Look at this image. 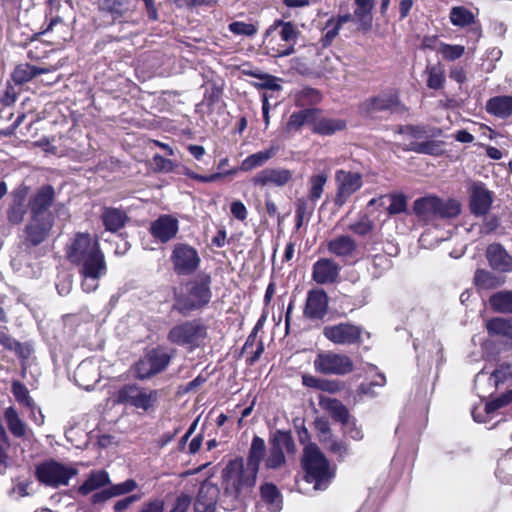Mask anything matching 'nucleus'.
Masks as SVG:
<instances>
[{
    "instance_id": "obj_1",
    "label": "nucleus",
    "mask_w": 512,
    "mask_h": 512,
    "mask_svg": "<svg viewBox=\"0 0 512 512\" xmlns=\"http://www.w3.org/2000/svg\"><path fill=\"white\" fill-rule=\"evenodd\" d=\"M67 257L70 262L80 267L82 289L87 293L95 291L99 286V279L107 272L98 241L92 239L88 233L76 234L68 246Z\"/></svg>"
},
{
    "instance_id": "obj_2",
    "label": "nucleus",
    "mask_w": 512,
    "mask_h": 512,
    "mask_svg": "<svg viewBox=\"0 0 512 512\" xmlns=\"http://www.w3.org/2000/svg\"><path fill=\"white\" fill-rule=\"evenodd\" d=\"M264 452V440L255 436L251 443L246 464L242 458L230 461L226 467V493L229 489H233L235 494H240L254 486Z\"/></svg>"
},
{
    "instance_id": "obj_3",
    "label": "nucleus",
    "mask_w": 512,
    "mask_h": 512,
    "mask_svg": "<svg viewBox=\"0 0 512 512\" xmlns=\"http://www.w3.org/2000/svg\"><path fill=\"white\" fill-rule=\"evenodd\" d=\"M301 35L297 24L292 21L275 20L264 34L263 46L271 57H285L295 52V45Z\"/></svg>"
},
{
    "instance_id": "obj_4",
    "label": "nucleus",
    "mask_w": 512,
    "mask_h": 512,
    "mask_svg": "<svg viewBox=\"0 0 512 512\" xmlns=\"http://www.w3.org/2000/svg\"><path fill=\"white\" fill-rule=\"evenodd\" d=\"M302 465L305 475L297 481L299 490H302V482L313 483V490H324L334 477V470L328 460L315 444H309L304 448Z\"/></svg>"
},
{
    "instance_id": "obj_5",
    "label": "nucleus",
    "mask_w": 512,
    "mask_h": 512,
    "mask_svg": "<svg viewBox=\"0 0 512 512\" xmlns=\"http://www.w3.org/2000/svg\"><path fill=\"white\" fill-rule=\"evenodd\" d=\"M209 283L210 278L207 276L187 283L178 295L174 309L187 314L207 304L211 297Z\"/></svg>"
},
{
    "instance_id": "obj_6",
    "label": "nucleus",
    "mask_w": 512,
    "mask_h": 512,
    "mask_svg": "<svg viewBox=\"0 0 512 512\" xmlns=\"http://www.w3.org/2000/svg\"><path fill=\"white\" fill-rule=\"evenodd\" d=\"M314 369L324 375H346L354 370L352 359L346 354L322 351L314 360Z\"/></svg>"
},
{
    "instance_id": "obj_7",
    "label": "nucleus",
    "mask_w": 512,
    "mask_h": 512,
    "mask_svg": "<svg viewBox=\"0 0 512 512\" xmlns=\"http://www.w3.org/2000/svg\"><path fill=\"white\" fill-rule=\"evenodd\" d=\"M116 398L118 403L129 404L137 409L148 411L155 406L158 392L141 388L136 384H127L119 389Z\"/></svg>"
},
{
    "instance_id": "obj_8",
    "label": "nucleus",
    "mask_w": 512,
    "mask_h": 512,
    "mask_svg": "<svg viewBox=\"0 0 512 512\" xmlns=\"http://www.w3.org/2000/svg\"><path fill=\"white\" fill-rule=\"evenodd\" d=\"M75 474V469L53 460L39 464L36 469L38 480L51 487L67 485L70 478Z\"/></svg>"
},
{
    "instance_id": "obj_9",
    "label": "nucleus",
    "mask_w": 512,
    "mask_h": 512,
    "mask_svg": "<svg viewBox=\"0 0 512 512\" xmlns=\"http://www.w3.org/2000/svg\"><path fill=\"white\" fill-rule=\"evenodd\" d=\"M336 194L334 204L342 207L348 199L363 185L362 175L358 172L337 170L335 172Z\"/></svg>"
},
{
    "instance_id": "obj_10",
    "label": "nucleus",
    "mask_w": 512,
    "mask_h": 512,
    "mask_svg": "<svg viewBox=\"0 0 512 512\" xmlns=\"http://www.w3.org/2000/svg\"><path fill=\"white\" fill-rule=\"evenodd\" d=\"M204 337L205 328L196 321L176 325L168 333V340L180 346H198Z\"/></svg>"
},
{
    "instance_id": "obj_11",
    "label": "nucleus",
    "mask_w": 512,
    "mask_h": 512,
    "mask_svg": "<svg viewBox=\"0 0 512 512\" xmlns=\"http://www.w3.org/2000/svg\"><path fill=\"white\" fill-rule=\"evenodd\" d=\"M55 200V190L51 185L40 187L28 201L30 216L54 221L50 211Z\"/></svg>"
},
{
    "instance_id": "obj_12",
    "label": "nucleus",
    "mask_w": 512,
    "mask_h": 512,
    "mask_svg": "<svg viewBox=\"0 0 512 512\" xmlns=\"http://www.w3.org/2000/svg\"><path fill=\"white\" fill-rule=\"evenodd\" d=\"M145 4L149 19L156 21L158 12L154 0H142ZM135 0H98L99 8L111 14L114 18H121L135 9Z\"/></svg>"
},
{
    "instance_id": "obj_13",
    "label": "nucleus",
    "mask_w": 512,
    "mask_h": 512,
    "mask_svg": "<svg viewBox=\"0 0 512 512\" xmlns=\"http://www.w3.org/2000/svg\"><path fill=\"white\" fill-rule=\"evenodd\" d=\"M323 335L337 345H352L360 342L362 328L345 322L324 327Z\"/></svg>"
},
{
    "instance_id": "obj_14",
    "label": "nucleus",
    "mask_w": 512,
    "mask_h": 512,
    "mask_svg": "<svg viewBox=\"0 0 512 512\" xmlns=\"http://www.w3.org/2000/svg\"><path fill=\"white\" fill-rule=\"evenodd\" d=\"M360 112L372 114L380 111H404L406 108L400 103L398 95L393 92H383L377 96L366 99L360 104Z\"/></svg>"
},
{
    "instance_id": "obj_15",
    "label": "nucleus",
    "mask_w": 512,
    "mask_h": 512,
    "mask_svg": "<svg viewBox=\"0 0 512 512\" xmlns=\"http://www.w3.org/2000/svg\"><path fill=\"white\" fill-rule=\"evenodd\" d=\"M171 260L178 274L192 273L200 262L197 251L186 244H179L174 248Z\"/></svg>"
},
{
    "instance_id": "obj_16",
    "label": "nucleus",
    "mask_w": 512,
    "mask_h": 512,
    "mask_svg": "<svg viewBox=\"0 0 512 512\" xmlns=\"http://www.w3.org/2000/svg\"><path fill=\"white\" fill-rule=\"evenodd\" d=\"M469 208L473 215L484 216L491 208L492 192L482 182H472L469 187Z\"/></svg>"
},
{
    "instance_id": "obj_17",
    "label": "nucleus",
    "mask_w": 512,
    "mask_h": 512,
    "mask_svg": "<svg viewBox=\"0 0 512 512\" xmlns=\"http://www.w3.org/2000/svg\"><path fill=\"white\" fill-rule=\"evenodd\" d=\"M489 267L499 274L512 273V255L500 243L489 244L485 251Z\"/></svg>"
},
{
    "instance_id": "obj_18",
    "label": "nucleus",
    "mask_w": 512,
    "mask_h": 512,
    "mask_svg": "<svg viewBox=\"0 0 512 512\" xmlns=\"http://www.w3.org/2000/svg\"><path fill=\"white\" fill-rule=\"evenodd\" d=\"M179 230V222L172 215H160L156 220L151 222L149 232L151 235L162 243H166L177 235Z\"/></svg>"
},
{
    "instance_id": "obj_19",
    "label": "nucleus",
    "mask_w": 512,
    "mask_h": 512,
    "mask_svg": "<svg viewBox=\"0 0 512 512\" xmlns=\"http://www.w3.org/2000/svg\"><path fill=\"white\" fill-rule=\"evenodd\" d=\"M54 221L30 216L25 226V242L31 246H38L49 236Z\"/></svg>"
},
{
    "instance_id": "obj_20",
    "label": "nucleus",
    "mask_w": 512,
    "mask_h": 512,
    "mask_svg": "<svg viewBox=\"0 0 512 512\" xmlns=\"http://www.w3.org/2000/svg\"><path fill=\"white\" fill-rule=\"evenodd\" d=\"M340 272V266L332 259L321 258L313 264L312 279L318 284L334 283Z\"/></svg>"
},
{
    "instance_id": "obj_21",
    "label": "nucleus",
    "mask_w": 512,
    "mask_h": 512,
    "mask_svg": "<svg viewBox=\"0 0 512 512\" xmlns=\"http://www.w3.org/2000/svg\"><path fill=\"white\" fill-rule=\"evenodd\" d=\"M293 179V172L285 168H266L256 174L254 183L260 186L273 185L282 187Z\"/></svg>"
},
{
    "instance_id": "obj_22",
    "label": "nucleus",
    "mask_w": 512,
    "mask_h": 512,
    "mask_svg": "<svg viewBox=\"0 0 512 512\" xmlns=\"http://www.w3.org/2000/svg\"><path fill=\"white\" fill-rule=\"evenodd\" d=\"M328 296L322 289L308 291L304 314L311 319H321L327 313Z\"/></svg>"
},
{
    "instance_id": "obj_23",
    "label": "nucleus",
    "mask_w": 512,
    "mask_h": 512,
    "mask_svg": "<svg viewBox=\"0 0 512 512\" xmlns=\"http://www.w3.org/2000/svg\"><path fill=\"white\" fill-rule=\"evenodd\" d=\"M292 446V438L286 433H279L271 443L266 466L272 469L280 467L285 462L283 447L289 450Z\"/></svg>"
},
{
    "instance_id": "obj_24",
    "label": "nucleus",
    "mask_w": 512,
    "mask_h": 512,
    "mask_svg": "<svg viewBox=\"0 0 512 512\" xmlns=\"http://www.w3.org/2000/svg\"><path fill=\"white\" fill-rule=\"evenodd\" d=\"M355 9L352 20L357 24V29L361 31H369L373 24V14L375 0H354Z\"/></svg>"
},
{
    "instance_id": "obj_25",
    "label": "nucleus",
    "mask_w": 512,
    "mask_h": 512,
    "mask_svg": "<svg viewBox=\"0 0 512 512\" xmlns=\"http://www.w3.org/2000/svg\"><path fill=\"white\" fill-rule=\"evenodd\" d=\"M346 128V121L339 118L323 117L316 109V116L313 121L312 131L323 136H330Z\"/></svg>"
},
{
    "instance_id": "obj_26",
    "label": "nucleus",
    "mask_w": 512,
    "mask_h": 512,
    "mask_svg": "<svg viewBox=\"0 0 512 512\" xmlns=\"http://www.w3.org/2000/svg\"><path fill=\"white\" fill-rule=\"evenodd\" d=\"M217 488L209 483L201 486L194 503L195 512H215Z\"/></svg>"
},
{
    "instance_id": "obj_27",
    "label": "nucleus",
    "mask_w": 512,
    "mask_h": 512,
    "mask_svg": "<svg viewBox=\"0 0 512 512\" xmlns=\"http://www.w3.org/2000/svg\"><path fill=\"white\" fill-rule=\"evenodd\" d=\"M55 67H37L28 63L19 64L12 73V79L16 84L29 82L34 77L55 71Z\"/></svg>"
},
{
    "instance_id": "obj_28",
    "label": "nucleus",
    "mask_w": 512,
    "mask_h": 512,
    "mask_svg": "<svg viewBox=\"0 0 512 512\" xmlns=\"http://www.w3.org/2000/svg\"><path fill=\"white\" fill-rule=\"evenodd\" d=\"M473 281L479 289L491 290L504 285L506 278L496 274L494 271L477 269Z\"/></svg>"
},
{
    "instance_id": "obj_29",
    "label": "nucleus",
    "mask_w": 512,
    "mask_h": 512,
    "mask_svg": "<svg viewBox=\"0 0 512 512\" xmlns=\"http://www.w3.org/2000/svg\"><path fill=\"white\" fill-rule=\"evenodd\" d=\"M486 111L499 118H508L512 115V96H495L486 103Z\"/></svg>"
},
{
    "instance_id": "obj_30",
    "label": "nucleus",
    "mask_w": 512,
    "mask_h": 512,
    "mask_svg": "<svg viewBox=\"0 0 512 512\" xmlns=\"http://www.w3.org/2000/svg\"><path fill=\"white\" fill-rule=\"evenodd\" d=\"M356 247L355 240L349 235H340L327 243L328 251L338 257L352 255Z\"/></svg>"
},
{
    "instance_id": "obj_31",
    "label": "nucleus",
    "mask_w": 512,
    "mask_h": 512,
    "mask_svg": "<svg viewBox=\"0 0 512 512\" xmlns=\"http://www.w3.org/2000/svg\"><path fill=\"white\" fill-rule=\"evenodd\" d=\"M319 405L326 411H328L334 420L345 423L348 422L351 417L348 409L339 400L335 398L320 396Z\"/></svg>"
},
{
    "instance_id": "obj_32",
    "label": "nucleus",
    "mask_w": 512,
    "mask_h": 512,
    "mask_svg": "<svg viewBox=\"0 0 512 512\" xmlns=\"http://www.w3.org/2000/svg\"><path fill=\"white\" fill-rule=\"evenodd\" d=\"M486 329L490 336L501 337L512 345V321L494 317L486 322Z\"/></svg>"
},
{
    "instance_id": "obj_33",
    "label": "nucleus",
    "mask_w": 512,
    "mask_h": 512,
    "mask_svg": "<svg viewBox=\"0 0 512 512\" xmlns=\"http://www.w3.org/2000/svg\"><path fill=\"white\" fill-rule=\"evenodd\" d=\"M327 181L328 173L325 171H320L309 177L307 197L312 204H316V202L322 197Z\"/></svg>"
},
{
    "instance_id": "obj_34",
    "label": "nucleus",
    "mask_w": 512,
    "mask_h": 512,
    "mask_svg": "<svg viewBox=\"0 0 512 512\" xmlns=\"http://www.w3.org/2000/svg\"><path fill=\"white\" fill-rule=\"evenodd\" d=\"M351 20L352 16L349 13L340 15L337 18H330L325 25L326 32L324 33L320 40L322 46H329L339 34V30L341 29V27Z\"/></svg>"
},
{
    "instance_id": "obj_35",
    "label": "nucleus",
    "mask_w": 512,
    "mask_h": 512,
    "mask_svg": "<svg viewBox=\"0 0 512 512\" xmlns=\"http://www.w3.org/2000/svg\"><path fill=\"white\" fill-rule=\"evenodd\" d=\"M438 197L426 196L414 201L413 210L423 219L437 218Z\"/></svg>"
},
{
    "instance_id": "obj_36",
    "label": "nucleus",
    "mask_w": 512,
    "mask_h": 512,
    "mask_svg": "<svg viewBox=\"0 0 512 512\" xmlns=\"http://www.w3.org/2000/svg\"><path fill=\"white\" fill-rule=\"evenodd\" d=\"M489 305L493 311L501 314H512V290H502L489 297Z\"/></svg>"
},
{
    "instance_id": "obj_37",
    "label": "nucleus",
    "mask_w": 512,
    "mask_h": 512,
    "mask_svg": "<svg viewBox=\"0 0 512 512\" xmlns=\"http://www.w3.org/2000/svg\"><path fill=\"white\" fill-rule=\"evenodd\" d=\"M277 153V148L272 146L266 150L259 151L248 156L242 161L241 168L244 171H250L262 166Z\"/></svg>"
},
{
    "instance_id": "obj_38",
    "label": "nucleus",
    "mask_w": 512,
    "mask_h": 512,
    "mask_svg": "<svg viewBox=\"0 0 512 512\" xmlns=\"http://www.w3.org/2000/svg\"><path fill=\"white\" fill-rule=\"evenodd\" d=\"M102 220L107 230L115 232L124 226L127 216L117 208H106L102 214Z\"/></svg>"
},
{
    "instance_id": "obj_39",
    "label": "nucleus",
    "mask_w": 512,
    "mask_h": 512,
    "mask_svg": "<svg viewBox=\"0 0 512 512\" xmlns=\"http://www.w3.org/2000/svg\"><path fill=\"white\" fill-rule=\"evenodd\" d=\"M316 116V109H304L294 112L287 122L288 130H298L304 125H308L312 130L313 121Z\"/></svg>"
},
{
    "instance_id": "obj_40",
    "label": "nucleus",
    "mask_w": 512,
    "mask_h": 512,
    "mask_svg": "<svg viewBox=\"0 0 512 512\" xmlns=\"http://www.w3.org/2000/svg\"><path fill=\"white\" fill-rule=\"evenodd\" d=\"M399 133L407 136L412 141H423L424 139L433 138L440 133L439 129H428L425 126L407 125L399 128Z\"/></svg>"
},
{
    "instance_id": "obj_41",
    "label": "nucleus",
    "mask_w": 512,
    "mask_h": 512,
    "mask_svg": "<svg viewBox=\"0 0 512 512\" xmlns=\"http://www.w3.org/2000/svg\"><path fill=\"white\" fill-rule=\"evenodd\" d=\"M4 419L10 432L17 438H22L26 434L27 426L20 419L18 412L14 407H8L4 412Z\"/></svg>"
},
{
    "instance_id": "obj_42",
    "label": "nucleus",
    "mask_w": 512,
    "mask_h": 512,
    "mask_svg": "<svg viewBox=\"0 0 512 512\" xmlns=\"http://www.w3.org/2000/svg\"><path fill=\"white\" fill-rule=\"evenodd\" d=\"M109 483V475L105 471L92 472L85 482L80 486L79 492L87 495Z\"/></svg>"
},
{
    "instance_id": "obj_43",
    "label": "nucleus",
    "mask_w": 512,
    "mask_h": 512,
    "mask_svg": "<svg viewBox=\"0 0 512 512\" xmlns=\"http://www.w3.org/2000/svg\"><path fill=\"white\" fill-rule=\"evenodd\" d=\"M449 19L452 25L467 27L475 23L476 17L472 11L464 6H454L450 10Z\"/></svg>"
},
{
    "instance_id": "obj_44",
    "label": "nucleus",
    "mask_w": 512,
    "mask_h": 512,
    "mask_svg": "<svg viewBox=\"0 0 512 512\" xmlns=\"http://www.w3.org/2000/svg\"><path fill=\"white\" fill-rule=\"evenodd\" d=\"M406 150L428 155H440L443 151L441 143L430 138L423 141H411Z\"/></svg>"
},
{
    "instance_id": "obj_45",
    "label": "nucleus",
    "mask_w": 512,
    "mask_h": 512,
    "mask_svg": "<svg viewBox=\"0 0 512 512\" xmlns=\"http://www.w3.org/2000/svg\"><path fill=\"white\" fill-rule=\"evenodd\" d=\"M262 500L267 504L270 512H279L282 508V501L277 487L273 484H264L261 486Z\"/></svg>"
},
{
    "instance_id": "obj_46",
    "label": "nucleus",
    "mask_w": 512,
    "mask_h": 512,
    "mask_svg": "<svg viewBox=\"0 0 512 512\" xmlns=\"http://www.w3.org/2000/svg\"><path fill=\"white\" fill-rule=\"evenodd\" d=\"M461 213V204L456 199H441L438 197L437 218L451 219Z\"/></svg>"
},
{
    "instance_id": "obj_47",
    "label": "nucleus",
    "mask_w": 512,
    "mask_h": 512,
    "mask_svg": "<svg viewBox=\"0 0 512 512\" xmlns=\"http://www.w3.org/2000/svg\"><path fill=\"white\" fill-rule=\"evenodd\" d=\"M374 226V221L367 214H361L347 229L355 235L366 236L373 231Z\"/></svg>"
},
{
    "instance_id": "obj_48",
    "label": "nucleus",
    "mask_w": 512,
    "mask_h": 512,
    "mask_svg": "<svg viewBox=\"0 0 512 512\" xmlns=\"http://www.w3.org/2000/svg\"><path fill=\"white\" fill-rule=\"evenodd\" d=\"M12 393L17 402L29 409H35L36 404L29 395V390L20 381H14L12 383Z\"/></svg>"
},
{
    "instance_id": "obj_49",
    "label": "nucleus",
    "mask_w": 512,
    "mask_h": 512,
    "mask_svg": "<svg viewBox=\"0 0 512 512\" xmlns=\"http://www.w3.org/2000/svg\"><path fill=\"white\" fill-rule=\"evenodd\" d=\"M512 379V362L502 363L499 367L494 370L490 375L489 381L493 387H498L499 384H503Z\"/></svg>"
},
{
    "instance_id": "obj_50",
    "label": "nucleus",
    "mask_w": 512,
    "mask_h": 512,
    "mask_svg": "<svg viewBox=\"0 0 512 512\" xmlns=\"http://www.w3.org/2000/svg\"><path fill=\"white\" fill-rule=\"evenodd\" d=\"M147 356L153 364L154 372H156V374L162 372L171 360V356L161 349H154L150 351Z\"/></svg>"
},
{
    "instance_id": "obj_51",
    "label": "nucleus",
    "mask_w": 512,
    "mask_h": 512,
    "mask_svg": "<svg viewBox=\"0 0 512 512\" xmlns=\"http://www.w3.org/2000/svg\"><path fill=\"white\" fill-rule=\"evenodd\" d=\"M228 29L231 33H233L236 36H246V37H252L254 36L258 28L256 25L252 23H246L242 21H235L228 25Z\"/></svg>"
},
{
    "instance_id": "obj_52",
    "label": "nucleus",
    "mask_w": 512,
    "mask_h": 512,
    "mask_svg": "<svg viewBox=\"0 0 512 512\" xmlns=\"http://www.w3.org/2000/svg\"><path fill=\"white\" fill-rule=\"evenodd\" d=\"M428 80L427 86L431 89H440L445 81L444 71L439 66L427 67Z\"/></svg>"
},
{
    "instance_id": "obj_53",
    "label": "nucleus",
    "mask_w": 512,
    "mask_h": 512,
    "mask_svg": "<svg viewBox=\"0 0 512 512\" xmlns=\"http://www.w3.org/2000/svg\"><path fill=\"white\" fill-rule=\"evenodd\" d=\"M437 51L442 55L444 59L448 61H454L459 59L464 54L465 47L462 45L440 43Z\"/></svg>"
},
{
    "instance_id": "obj_54",
    "label": "nucleus",
    "mask_w": 512,
    "mask_h": 512,
    "mask_svg": "<svg viewBox=\"0 0 512 512\" xmlns=\"http://www.w3.org/2000/svg\"><path fill=\"white\" fill-rule=\"evenodd\" d=\"M250 75L257 78L258 81L254 83V85L261 89H269L271 91L280 90V85L278 84V79L269 74H259L256 72H250Z\"/></svg>"
},
{
    "instance_id": "obj_55",
    "label": "nucleus",
    "mask_w": 512,
    "mask_h": 512,
    "mask_svg": "<svg viewBox=\"0 0 512 512\" xmlns=\"http://www.w3.org/2000/svg\"><path fill=\"white\" fill-rule=\"evenodd\" d=\"M134 371L135 376L141 380L148 379L156 374V372H154L153 364L147 355L135 364Z\"/></svg>"
},
{
    "instance_id": "obj_56",
    "label": "nucleus",
    "mask_w": 512,
    "mask_h": 512,
    "mask_svg": "<svg viewBox=\"0 0 512 512\" xmlns=\"http://www.w3.org/2000/svg\"><path fill=\"white\" fill-rule=\"evenodd\" d=\"M390 205L388 212L391 215L402 213L407 207V198L403 194H393L390 196Z\"/></svg>"
},
{
    "instance_id": "obj_57",
    "label": "nucleus",
    "mask_w": 512,
    "mask_h": 512,
    "mask_svg": "<svg viewBox=\"0 0 512 512\" xmlns=\"http://www.w3.org/2000/svg\"><path fill=\"white\" fill-rule=\"evenodd\" d=\"M25 213H26V210H25L23 204L20 202L15 203L14 205H12L9 208V210L7 212L8 220L12 224H19L23 221Z\"/></svg>"
},
{
    "instance_id": "obj_58",
    "label": "nucleus",
    "mask_w": 512,
    "mask_h": 512,
    "mask_svg": "<svg viewBox=\"0 0 512 512\" xmlns=\"http://www.w3.org/2000/svg\"><path fill=\"white\" fill-rule=\"evenodd\" d=\"M378 378H379V380L373 381L369 384H361L358 388V393L360 395H365V396H369V397L376 396L377 393L375 392L374 388L382 387L386 382V379L383 375H379Z\"/></svg>"
},
{
    "instance_id": "obj_59",
    "label": "nucleus",
    "mask_w": 512,
    "mask_h": 512,
    "mask_svg": "<svg viewBox=\"0 0 512 512\" xmlns=\"http://www.w3.org/2000/svg\"><path fill=\"white\" fill-rule=\"evenodd\" d=\"M137 487V483L133 479H128L122 483L111 486L113 497L124 495L132 492Z\"/></svg>"
},
{
    "instance_id": "obj_60",
    "label": "nucleus",
    "mask_w": 512,
    "mask_h": 512,
    "mask_svg": "<svg viewBox=\"0 0 512 512\" xmlns=\"http://www.w3.org/2000/svg\"><path fill=\"white\" fill-rule=\"evenodd\" d=\"M512 402V390L486 404V412L492 413L504 405Z\"/></svg>"
},
{
    "instance_id": "obj_61",
    "label": "nucleus",
    "mask_w": 512,
    "mask_h": 512,
    "mask_svg": "<svg viewBox=\"0 0 512 512\" xmlns=\"http://www.w3.org/2000/svg\"><path fill=\"white\" fill-rule=\"evenodd\" d=\"M346 433L354 440H362L364 435L360 427L357 426L355 419L349 418L348 422L343 423Z\"/></svg>"
},
{
    "instance_id": "obj_62",
    "label": "nucleus",
    "mask_w": 512,
    "mask_h": 512,
    "mask_svg": "<svg viewBox=\"0 0 512 512\" xmlns=\"http://www.w3.org/2000/svg\"><path fill=\"white\" fill-rule=\"evenodd\" d=\"M499 226H500V220L497 216H494V215L488 216V217H485V219L481 225L480 232L482 234L488 235V234H491L494 231H496Z\"/></svg>"
},
{
    "instance_id": "obj_63",
    "label": "nucleus",
    "mask_w": 512,
    "mask_h": 512,
    "mask_svg": "<svg viewBox=\"0 0 512 512\" xmlns=\"http://www.w3.org/2000/svg\"><path fill=\"white\" fill-rule=\"evenodd\" d=\"M0 344L8 350H12V351H16V352H18L22 348V345L20 342H18L17 340L12 338L10 335L6 334L4 331H1V330H0Z\"/></svg>"
},
{
    "instance_id": "obj_64",
    "label": "nucleus",
    "mask_w": 512,
    "mask_h": 512,
    "mask_svg": "<svg viewBox=\"0 0 512 512\" xmlns=\"http://www.w3.org/2000/svg\"><path fill=\"white\" fill-rule=\"evenodd\" d=\"M191 504V498L188 495L181 494L175 500L172 509L169 512H187Z\"/></svg>"
}]
</instances>
